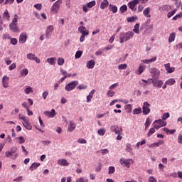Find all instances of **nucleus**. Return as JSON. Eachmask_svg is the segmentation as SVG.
Listing matches in <instances>:
<instances>
[{"mask_svg":"<svg viewBox=\"0 0 182 182\" xmlns=\"http://www.w3.org/2000/svg\"><path fill=\"white\" fill-rule=\"evenodd\" d=\"M156 60H157V57L155 56L153 58L149 59V60H144L142 62L144 63H151L153 62H156Z\"/></svg>","mask_w":182,"mask_h":182,"instance_id":"nucleus-30","label":"nucleus"},{"mask_svg":"<svg viewBox=\"0 0 182 182\" xmlns=\"http://www.w3.org/2000/svg\"><path fill=\"white\" fill-rule=\"evenodd\" d=\"M77 85H79V82L77 80H74L66 85L65 87V90H67V92H71V90H73V89H75V87H76Z\"/></svg>","mask_w":182,"mask_h":182,"instance_id":"nucleus-7","label":"nucleus"},{"mask_svg":"<svg viewBox=\"0 0 182 182\" xmlns=\"http://www.w3.org/2000/svg\"><path fill=\"white\" fill-rule=\"evenodd\" d=\"M109 6L110 11H112L113 14H116V12H117V6H116V5L109 4Z\"/></svg>","mask_w":182,"mask_h":182,"instance_id":"nucleus-33","label":"nucleus"},{"mask_svg":"<svg viewBox=\"0 0 182 182\" xmlns=\"http://www.w3.org/2000/svg\"><path fill=\"white\" fill-rule=\"evenodd\" d=\"M176 83V80L173 78L168 79L166 81L165 85H168L169 86H172Z\"/></svg>","mask_w":182,"mask_h":182,"instance_id":"nucleus-31","label":"nucleus"},{"mask_svg":"<svg viewBox=\"0 0 182 182\" xmlns=\"http://www.w3.org/2000/svg\"><path fill=\"white\" fill-rule=\"evenodd\" d=\"M151 81V83L154 87H161L163 86V81L161 80H154L153 78L149 79Z\"/></svg>","mask_w":182,"mask_h":182,"instance_id":"nucleus-12","label":"nucleus"},{"mask_svg":"<svg viewBox=\"0 0 182 182\" xmlns=\"http://www.w3.org/2000/svg\"><path fill=\"white\" fill-rule=\"evenodd\" d=\"M176 12H177V9H173L171 11H169L168 13V14H167V17L168 18H171V16H173L176 14Z\"/></svg>","mask_w":182,"mask_h":182,"instance_id":"nucleus-44","label":"nucleus"},{"mask_svg":"<svg viewBox=\"0 0 182 182\" xmlns=\"http://www.w3.org/2000/svg\"><path fill=\"white\" fill-rule=\"evenodd\" d=\"M57 163L59 166H69V162H68V160L66 159H58L57 161Z\"/></svg>","mask_w":182,"mask_h":182,"instance_id":"nucleus-23","label":"nucleus"},{"mask_svg":"<svg viewBox=\"0 0 182 182\" xmlns=\"http://www.w3.org/2000/svg\"><path fill=\"white\" fill-rule=\"evenodd\" d=\"M143 9H144L143 4H139L138 6V12H143Z\"/></svg>","mask_w":182,"mask_h":182,"instance_id":"nucleus-62","label":"nucleus"},{"mask_svg":"<svg viewBox=\"0 0 182 182\" xmlns=\"http://www.w3.org/2000/svg\"><path fill=\"white\" fill-rule=\"evenodd\" d=\"M82 53H83V51L82 50L77 51L75 55V59H79L82 56Z\"/></svg>","mask_w":182,"mask_h":182,"instance_id":"nucleus-42","label":"nucleus"},{"mask_svg":"<svg viewBox=\"0 0 182 182\" xmlns=\"http://www.w3.org/2000/svg\"><path fill=\"white\" fill-rule=\"evenodd\" d=\"M116 171V169L114 168V166H109V172L108 174H113Z\"/></svg>","mask_w":182,"mask_h":182,"instance_id":"nucleus-53","label":"nucleus"},{"mask_svg":"<svg viewBox=\"0 0 182 182\" xmlns=\"http://www.w3.org/2000/svg\"><path fill=\"white\" fill-rule=\"evenodd\" d=\"M96 5V1H91L87 4V6L89 9L93 8Z\"/></svg>","mask_w":182,"mask_h":182,"instance_id":"nucleus-37","label":"nucleus"},{"mask_svg":"<svg viewBox=\"0 0 182 182\" xmlns=\"http://www.w3.org/2000/svg\"><path fill=\"white\" fill-rule=\"evenodd\" d=\"M15 2V0H6L4 1V5H12Z\"/></svg>","mask_w":182,"mask_h":182,"instance_id":"nucleus-55","label":"nucleus"},{"mask_svg":"<svg viewBox=\"0 0 182 182\" xmlns=\"http://www.w3.org/2000/svg\"><path fill=\"white\" fill-rule=\"evenodd\" d=\"M28 73L29 70H28L26 68L23 69L21 72V76H26Z\"/></svg>","mask_w":182,"mask_h":182,"instance_id":"nucleus-45","label":"nucleus"},{"mask_svg":"<svg viewBox=\"0 0 182 182\" xmlns=\"http://www.w3.org/2000/svg\"><path fill=\"white\" fill-rule=\"evenodd\" d=\"M114 95H116V92H114V91L111 90L107 92V95L108 96V97H113Z\"/></svg>","mask_w":182,"mask_h":182,"instance_id":"nucleus-46","label":"nucleus"},{"mask_svg":"<svg viewBox=\"0 0 182 182\" xmlns=\"http://www.w3.org/2000/svg\"><path fill=\"white\" fill-rule=\"evenodd\" d=\"M151 124V122H150V118H147L145 122V130L149 129V127Z\"/></svg>","mask_w":182,"mask_h":182,"instance_id":"nucleus-40","label":"nucleus"},{"mask_svg":"<svg viewBox=\"0 0 182 182\" xmlns=\"http://www.w3.org/2000/svg\"><path fill=\"white\" fill-rule=\"evenodd\" d=\"M16 68V64L15 63H12L9 67V70H14V69Z\"/></svg>","mask_w":182,"mask_h":182,"instance_id":"nucleus-60","label":"nucleus"},{"mask_svg":"<svg viewBox=\"0 0 182 182\" xmlns=\"http://www.w3.org/2000/svg\"><path fill=\"white\" fill-rule=\"evenodd\" d=\"M149 73L152 75L153 79L157 80L160 77V70L156 68L149 69Z\"/></svg>","mask_w":182,"mask_h":182,"instance_id":"nucleus-9","label":"nucleus"},{"mask_svg":"<svg viewBox=\"0 0 182 182\" xmlns=\"http://www.w3.org/2000/svg\"><path fill=\"white\" fill-rule=\"evenodd\" d=\"M97 133L98 134H100V136H105V134L106 133V130L101 129L98 130Z\"/></svg>","mask_w":182,"mask_h":182,"instance_id":"nucleus-54","label":"nucleus"},{"mask_svg":"<svg viewBox=\"0 0 182 182\" xmlns=\"http://www.w3.org/2000/svg\"><path fill=\"white\" fill-rule=\"evenodd\" d=\"M119 10L122 12V14H124V12H126V11H127V5L122 6L120 7Z\"/></svg>","mask_w":182,"mask_h":182,"instance_id":"nucleus-50","label":"nucleus"},{"mask_svg":"<svg viewBox=\"0 0 182 182\" xmlns=\"http://www.w3.org/2000/svg\"><path fill=\"white\" fill-rule=\"evenodd\" d=\"M117 86H119V82L112 84V85H110L109 87V90H112V89H114V87H117Z\"/></svg>","mask_w":182,"mask_h":182,"instance_id":"nucleus-58","label":"nucleus"},{"mask_svg":"<svg viewBox=\"0 0 182 182\" xmlns=\"http://www.w3.org/2000/svg\"><path fill=\"white\" fill-rule=\"evenodd\" d=\"M95 65H96L95 60H90L87 63V68L88 69H93V68H95Z\"/></svg>","mask_w":182,"mask_h":182,"instance_id":"nucleus-25","label":"nucleus"},{"mask_svg":"<svg viewBox=\"0 0 182 182\" xmlns=\"http://www.w3.org/2000/svg\"><path fill=\"white\" fill-rule=\"evenodd\" d=\"M109 6V1L103 0L100 4V9H106Z\"/></svg>","mask_w":182,"mask_h":182,"instance_id":"nucleus-24","label":"nucleus"},{"mask_svg":"<svg viewBox=\"0 0 182 182\" xmlns=\"http://www.w3.org/2000/svg\"><path fill=\"white\" fill-rule=\"evenodd\" d=\"M134 36V33L133 31H127V33H121L119 42L120 43H124L127 41H130Z\"/></svg>","mask_w":182,"mask_h":182,"instance_id":"nucleus-1","label":"nucleus"},{"mask_svg":"<svg viewBox=\"0 0 182 182\" xmlns=\"http://www.w3.org/2000/svg\"><path fill=\"white\" fill-rule=\"evenodd\" d=\"M78 32L81 33L80 42H85L86 36H89V30L86 29V27L81 26L78 28Z\"/></svg>","mask_w":182,"mask_h":182,"instance_id":"nucleus-4","label":"nucleus"},{"mask_svg":"<svg viewBox=\"0 0 182 182\" xmlns=\"http://www.w3.org/2000/svg\"><path fill=\"white\" fill-rule=\"evenodd\" d=\"M132 32L139 35V33H140V24L139 23L135 24Z\"/></svg>","mask_w":182,"mask_h":182,"instance_id":"nucleus-26","label":"nucleus"},{"mask_svg":"<svg viewBox=\"0 0 182 182\" xmlns=\"http://www.w3.org/2000/svg\"><path fill=\"white\" fill-rule=\"evenodd\" d=\"M139 5V0H132L128 3V7L132 12H136L137 11V6Z\"/></svg>","mask_w":182,"mask_h":182,"instance_id":"nucleus-8","label":"nucleus"},{"mask_svg":"<svg viewBox=\"0 0 182 182\" xmlns=\"http://www.w3.org/2000/svg\"><path fill=\"white\" fill-rule=\"evenodd\" d=\"M167 125V122L163 119L155 120L153 123L154 129L156 130H159L161 127H164V126Z\"/></svg>","mask_w":182,"mask_h":182,"instance_id":"nucleus-6","label":"nucleus"},{"mask_svg":"<svg viewBox=\"0 0 182 182\" xmlns=\"http://www.w3.org/2000/svg\"><path fill=\"white\" fill-rule=\"evenodd\" d=\"M33 8H36L37 11H42V4H34Z\"/></svg>","mask_w":182,"mask_h":182,"instance_id":"nucleus-48","label":"nucleus"},{"mask_svg":"<svg viewBox=\"0 0 182 182\" xmlns=\"http://www.w3.org/2000/svg\"><path fill=\"white\" fill-rule=\"evenodd\" d=\"M111 132H114L117 134H122V129L117 125H112L110 127Z\"/></svg>","mask_w":182,"mask_h":182,"instance_id":"nucleus-14","label":"nucleus"},{"mask_svg":"<svg viewBox=\"0 0 182 182\" xmlns=\"http://www.w3.org/2000/svg\"><path fill=\"white\" fill-rule=\"evenodd\" d=\"M39 166H41V163L34 162L31 165L29 168L31 171H33V170H36V168L39 167Z\"/></svg>","mask_w":182,"mask_h":182,"instance_id":"nucleus-27","label":"nucleus"},{"mask_svg":"<svg viewBox=\"0 0 182 182\" xmlns=\"http://www.w3.org/2000/svg\"><path fill=\"white\" fill-rule=\"evenodd\" d=\"M18 119H20L21 120L24 122H23V126H24V127L27 130H32V125H31V124H29V119H28V117H26L23 115H21V114H19Z\"/></svg>","mask_w":182,"mask_h":182,"instance_id":"nucleus-5","label":"nucleus"},{"mask_svg":"<svg viewBox=\"0 0 182 182\" xmlns=\"http://www.w3.org/2000/svg\"><path fill=\"white\" fill-rule=\"evenodd\" d=\"M55 60H56V58H50L47 59V62L50 63V65H55Z\"/></svg>","mask_w":182,"mask_h":182,"instance_id":"nucleus-47","label":"nucleus"},{"mask_svg":"<svg viewBox=\"0 0 182 182\" xmlns=\"http://www.w3.org/2000/svg\"><path fill=\"white\" fill-rule=\"evenodd\" d=\"M165 69L168 73H173L176 70L174 67H170V63H167L164 65Z\"/></svg>","mask_w":182,"mask_h":182,"instance_id":"nucleus-20","label":"nucleus"},{"mask_svg":"<svg viewBox=\"0 0 182 182\" xmlns=\"http://www.w3.org/2000/svg\"><path fill=\"white\" fill-rule=\"evenodd\" d=\"M130 161H133V159H120V164H122V166H124V167H127V168H129L130 167Z\"/></svg>","mask_w":182,"mask_h":182,"instance_id":"nucleus-13","label":"nucleus"},{"mask_svg":"<svg viewBox=\"0 0 182 182\" xmlns=\"http://www.w3.org/2000/svg\"><path fill=\"white\" fill-rule=\"evenodd\" d=\"M11 45H16V43H18V40L16 38H11Z\"/></svg>","mask_w":182,"mask_h":182,"instance_id":"nucleus-63","label":"nucleus"},{"mask_svg":"<svg viewBox=\"0 0 182 182\" xmlns=\"http://www.w3.org/2000/svg\"><path fill=\"white\" fill-rule=\"evenodd\" d=\"M77 143H80V144H86L87 141L85 139H80L77 140Z\"/></svg>","mask_w":182,"mask_h":182,"instance_id":"nucleus-57","label":"nucleus"},{"mask_svg":"<svg viewBox=\"0 0 182 182\" xmlns=\"http://www.w3.org/2000/svg\"><path fill=\"white\" fill-rule=\"evenodd\" d=\"M150 11H151V9L150 7H146L143 11V14L145 18H151V15H150Z\"/></svg>","mask_w":182,"mask_h":182,"instance_id":"nucleus-21","label":"nucleus"},{"mask_svg":"<svg viewBox=\"0 0 182 182\" xmlns=\"http://www.w3.org/2000/svg\"><path fill=\"white\" fill-rule=\"evenodd\" d=\"M28 39V36L26 33H22L20 34L18 42L19 43H25Z\"/></svg>","mask_w":182,"mask_h":182,"instance_id":"nucleus-18","label":"nucleus"},{"mask_svg":"<svg viewBox=\"0 0 182 182\" xmlns=\"http://www.w3.org/2000/svg\"><path fill=\"white\" fill-rule=\"evenodd\" d=\"M2 84L3 87L6 89L7 87H9V77L7 75H4L2 78Z\"/></svg>","mask_w":182,"mask_h":182,"instance_id":"nucleus-16","label":"nucleus"},{"mask_svg":"<svg viewBox=\"0 0 182 182\" xmlns=\"http://www.w3.org/2000/svg\"><path fill=\"white\" fill-rule=\"evenodd\" d=\"M63 63H65V59H63L62 58H59L58 60V65H59V66H62V65H63Z\"/></svg>","mask_w":182,"mask_h":182,"instance_id":"nucleus-52","label":"nucleus"},{"mask_svg":"<svg viewBox=\"0 0 182 182\" xmlns=\"http://www.w3.org/2000/svg\"><path fill=\"white\" fill-rule=\"evenodd\" d=\"M77 89L78 90H85L87 89V85L81 84V85H78V86L77 87Z\"/></svg>","mask_w":182,"mask_h":182,"instance_id":"nucleus-39","label":"nucleus"},{"mask_svg":"<svg viewBox=\"0 0 182 182\" xmlns=\"http://www.w3.org/2000/svg\"><path fill=\"white\" fill-rule=\"evenodd\" d=\"M126 147L127 151H129V153H132L133 150V149L132 148V145L130 144H127Z\"/></svg>","mask_w":182,"mask_h":182,"instance_id":"nucleus-51","label":"nucleus"},{"mask_svg":"<svg viewBox=\"0 0 182 182\" xmlns=\"http://www.w3.org/2000/svg\"><path fill=\"white\" fill-rule=\"evenodd\" d=\"M162 120H166V119H168V117H170V113L168 112H166V113H164L163 115H162Z\"/></svg>","mask_w":182,"mask_h":182,"instance_id":"nucleus-49","label":"nucleus"},{"mask_svg":"<svg viewBox=\"0 0 182 182\" xmlns=\"http://www.w3.org/2000/svg\"><path fill=\"white\" fill-rule=\"evenodd\" d=\"M18 19L19 16L18 14H15L12 19L11 23L9 24V29L11 32H19V27L18 26Z\"/></svg>","mask_w":182,"mask_h":182,"instance_id":"nucleus-2","label":"nucleus"},{"mask_svg":"<svg viewBox=\"0 0 182 182\" xmlns=\"http://www.w3.org/2000/svg\"><path fill=\"white\" fill-rule=\"evenodd\" d=\"M45 116L47 117L53 118L56 116V111L54 109H52L51 111H46L44 112Z\"/></svg>","mask_w":182,"mask_h":182,"instance_id":"nucleus-17","label":"nucleus"},{"mask_svg":"<svg viewBox=\"0 0 182 182\" xmlns=\"http://www.w3.org/2000/svg\"><path fill=\"white\" fill-rule=\"evenodd\" d=\"M82 11L85 12V14L89 11V7L87 6V4L82 6Z\"/></svg>","mask_w":182,"mask_h":182,"instance_id":"nucleus-59","label":"nucleus"},{"mask_svg":"<svg viewBox=\"0 0 182 182\" xmlns=\"http://www.w3.org/2000/svg\"><path fill=\"white\" fill-rule=\"evenodd\" d=\"M75 182H89V179L85 177H80L76 179Z\"/></svg>","mask_w":182,"mask_h":182,"instance_id":"nucleus-36","label":"nucleus"},{"mask_svg":"<svg viewBox=\"0 0 182 182\" xmlns=\"http://www.w3.org/2000/svg\"><path fill=\"white\" fill-rule=\"evenodd\" d=\"M75 129H76V123H75L73 121H70V124L68 127V132H72Z\"/></svg>","mask_w":182,"mask_h":182,"instance_id":"nucleus-22","label":"nucleus"},{"mask_svg":"<svg viewBox=\"0 0 182 182\" xmlns=\"http://www.w3.org/2000/svg\"><path fill=\"white\" fill-rule=\"evenodd\" d=\"M27 58H28L29 60H35L36 63H41V59L36 57L35 54H33V53L27 54Z\"/></svg>","mask_w":182,"mask_h":182,"instance_id":"nucleus-15","label":"nucleus"},{"mask_svg":"<svg viewBox=\"0 0 182 182\" xmlns=\"http://www.w3.org/2000/svg\"><path fill=\"white\" fill-rule=\"evenodd\" d=\"M148 182H157V179L154 176H150L149 178Z\"/></svg>","mask_w":182,"mask_h":182,"instance_id":"nucleus-61","label":"nucleus"},{"mask_svg":"<svg viewBox=\"0 0 182 182\" xmlns=\"http://www.w3.org/2000/svg\"><path fill=\"white\" fill-rule=\"evenodd\" d=\"M62 0H57L53 4L50 8V12L52 15H56L59 11H60V6H62Z\"/></svg>","mask_w":182,"mask_h":182,"instance_id":"nucleus-3","label":"nucleus"},{"mask_svg":"<svg viewBox=\"0 0 182 182\" xmlns=\"http://www.w3.org/2000/svg\"><path fill=\"white\" fill-rule=\"evenodd\" d=\"M24 92L26 95H29V93H33V90L31 87H28L24 90Z\"/></svg>","mask_w":182,"mask_h":182,"instance_id":"nucleus-38","label":"nucleus"},{"mask_svg":"<svg viewBox=\"0 0 182 182\" xmlns=\"http://www.w3.org/2000/svg\"><path fill=\"white\" fill-rule=\"evenodd\" d=\"M55 30V27L53 26L50 25L48 26L46 30V38L47 39H50V36H52V32Z\"/></svg>","mask_w":182,"mask_h":182,"instance_id":"nucleus-10","label":"nucleus"},{"mask_svg":"<svg viewBox=\"0 0 182 182\" xmlns=\"http://www.w3.org/2000/svg\"><path fill=\"white\" fill-rule=\"evenodd\" d=\"M142 110H143V113L145 115L149 114V113H150V104H149V102H144L143 107H142Z\"/></svg>","mask_w":182,"mask_h":182,"instance_id":"nucleus-11","label":"nucleus"},{"mask_svg":"<svg viewBox=\"0 0 182 182\" xmlns=\"http://www.w3.org/2000/svg\"><path fill=\"white\" fill-rule=\"evenodd\" d=\"M18 150V149L16 147H12L11 150L10 151H6L5 153V156L6 157H11V156H14V154H15V153H16V151Z\"/></svg>","mask_w":182,"mask_h":182,"instance_id":"nucleus-19","label":"nucleus"},{"mask_svg":"<svg viewBox=\"0 0 182 182\" xmlns=\"http://www.w3.org/2000/svg\"><path fill=\"white\" fill-rule=\"evenodd\" d=\"M49 95V92L48 91H45L44 92H43V98L44 100H46V97H48V96Z\"/></svg>","mask_w":182,"mask_h":182,"instance_id":"nucleus-56","label":"nucleus"},{"mask_svg":"<svg viewBox=\"0 0 182 182\" xmlns=\"http://www.w3.org/2000/svg\"><path fill=\"white\" fill-rule=\"evenodd\" d=\"M141 113V107L135 108L133 110V114H140Z\"/></svg>","mask_w":182,"mask_h":182,"instance_id":"nucleus-41","label":"nucleus"},{"mask_svg":"<svg viewBox=\"0 0 182 182\" xmlns=\"http://www.w3.org/2000/svg\"><path fill=\"white\" fill-rule=\"evenodd\" d=\"M125 110L127 113H132V110H133V105L130 104L125 105Z\"/></svg>","mask_w":182,"mask_h":182,"instance_id":"nucleus-32","label":"nucleus"},{"mask_svg":"<svg viewBox=\"0 0 182 182\" xmlns=\"http://www.w3.org/2000/svg\"><path fill=\"white\" fill-rule=\"evenodd\" d=\"M176 39V33H171L168 37V42L171 43V42H174Z\"/></svg>","mask_w":182,"mask_h":182,"instance_id":"nucleus-29","label":"nucleus"},{"mask_svg":"<svg viewBox=\"0 0 182 182\" xmlns=\"http://www.w3.org/2000/svg\"><path fill=\"white\" fill-rule=\"evenodd\" d=\"M178 143H180V144H182V135L179 134L178 136Z\"/></svg>","mask_w":182,"mask_h":182,"instance_id":"nucleus-64","label":"nucleus"},{"mask_svg":"<svg viewBox=\"0 0 182 182\" xmlns=\"http://www.w3.org/2000/svg\"><path fill=\"white\" fill-rule=\"evenodd\" d=\"M118 69L119 70H124V69H127V64H120L118 65Z\"/></svg>","mask_w":182,"mask_h":182,"instance_id":"nucleus-43","label":"nucleus"},{"mask_svg":"<svg viewBox=\"0 0 182 182\" xmlns=\"http://www.w3.org/2000/svg\"><path fill=\"white\" fill-rule=\"evenodd\" d=\"M146 68V65H140L138 68V75H141L143 72H144V69Z\"/></svg>","mask_w":182,"mask_h":182,"instance_id":"nucleus-28","label":"nucleus"},{"mask_svg":"<svg viewBox=\"0 0 182 182\" xmlns=\"http://www.w3.org/2000/svg\"><path fill=\"white\" fill-rule=\"evenodd\" d=\"M137 19V16H133L131 17H128L127 18V22L132 23V22H136V20Z\"/></svg>","mask_w":182,"mask_h":182,"instance_id":"nucleus-34","label":"nucleus"},{"mask_svg":"<svg viewBox=\"0 0 182 182\" xmlns=\"http://www.w3.org/2000/svg\"><path fill=\"white\" fill-rule=\"evenodd\" d=\"M156 128H154V125H153V128H151L149 129V132L147 134V136L150 137V136H151L152 134H154V133H156Z\"/></svg>","mask_w":182,"mask_h":182,"instance_id":"nucleus-35","label":"nucleus"}]
</instances>
